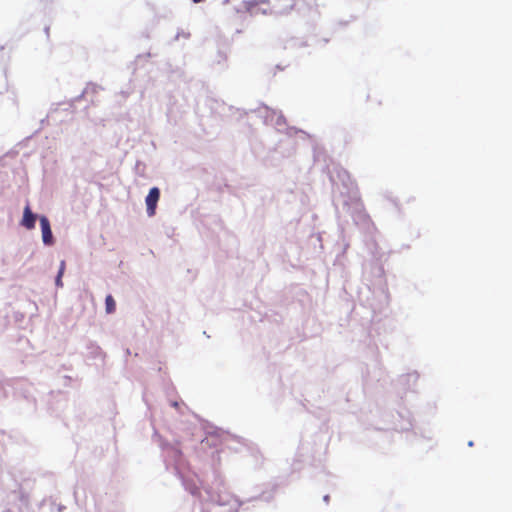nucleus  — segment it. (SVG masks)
Segmentation results:
<instances>
[{
  "label": "nucleus",
  "mask_w": 512,
  "mask_h": 512,
  "mask_svg": "<svg viewBox=\"0 0 512 512\" xmlns=\"http://www.w3.org/2000/svg\"><path fill=\"white\" fill-rule=\"evenodd\" d=\"M41 231H42V240L45 245H52L53 240V234L50 227V222L46 216H41L39 218Z\"/></svg>",
  "instance_id": "nucleus-3"
},
{
  "label": "nucleus",
  "mask_w": 512,
  "mask_h": 512,
  "mask_svg": "<svg viewBox=\"0 0 512 512\" xmlns=\"http://www.w3.org/2000/svg\"><path fill=\"white\" fill-rule=\"evenodd\" d=\"M194 3H200L202 2L203 0H192Z\"/></svg>",
  "instance_id": "nucleus-8"
},
{
  "label": "nucleus",
  "mask_w": 512,
  "mask_h": 512,
  "mask_svg": "<svg viewBox=\"0 0 512 512\" xmlns=\"http://www.w3.org/2000/svg\"><path fill=\"white\" fill-rule=\"evenodd\" d=\"M246 7L251 14H257L259 11L263 14L272 12L268 0H249L246 1Z\"/></svg>",
  "instance_id": "nucleus-1"
},
{
  "label": "nucleus",
  "mask_w": 512,
  "mask_h": 512,
  "mask_svg": "<svg viewBox=\"0 0 512 512\" xmlns=\"http://www.w3.org/2000/svg\"><path fill=\"white\" fill-rule=\"evenodd\" d=\"M159 198H160V190L157 187L151 188L148 195L146 196V199H145L146 206H147V214L149 216L155 215Z\"/></svg>",
  "instance_id": "nucleus-2"
},
{
  "label": "nucleus",
  "mask_w": 512,
  "mask_h": 512,
  "mask_svg": "<svg viewBox=\"0 0 512 512\" xmlns=\"http://www.w3.org/2000/svg\"><path fill=\"white\" fill-rule=\"evenodd\" d=\"M56 285L58 287H62L63 286V283H62V276H60V274L58 273L57 277H56Z\"/></svg>",
  "instance_id": "nucleus-7"
},
{
  "label": "nucleus",
  "mask_w": 512,
  "mask_h": 512,
  "mask_svg": "<svg viewBox=\"0 0 512 512\" xmlns=\"http://www.w3.org/2000/svg\"><path fill=\"white\" fill-rule=\"evenodd\" d=\"M105 309L108 314H112L116 310V303L111 295H107L105 299Z\"/></svg>",
  "instance_id": "nucleus-5"
},
{
  "label": "nucleus",
  "mask_w": 512,
  "mask_h": 512,
  "mask_svg": "<svg viewBox=\"0 0 512 512\" xmlns=\"http://www.w3.org/2000/svg\"><path fill=\"white\" fill-rule=\"evenodd\" d=\"M65 268H66V263L64 260L61 261L60 263V268H59V271L58 273L60 274V276H63L64 274V271H65Z\"/></svg>",
  "instance_id": "nucleus-6"
},
{
  "label": "nucleus",
  "mask_w": 512,
  "mask_h": 512,
  "mask_svg": "<svg viewBox=\"0 0 512 512\" xmlns=\"http://www.w3.org/2000/svg\"><path fill=\"white\" fill-rule=\"evenodd\" d=\"M37 219V215L34 214L29 205H26L23 211V218L21 220V225L28 230H31L35 227V222Z\"/></svg>",
  "instance_id": "nucleus-4"
}]
</instances>
